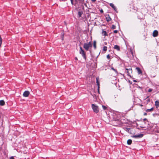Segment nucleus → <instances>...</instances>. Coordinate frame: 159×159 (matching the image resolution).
Masks as SVG:
<instances>
[{
    "instance_id": "nucleus-2",
    "label": "nucleus",
    "mask_w": 159,
    "mask_h": 159,
    "mask_svg": "<svg viewBox=\"0 0 159 159\" xmlns=\"http://www.w3.org/2000/svg\"><path fill=\"white\" fill-rule=\"evenodd\" d=\"M92 107L94 112L96 113L99 112V109L98 107L93 104H92Z\"/></svg>"
},
{
    "instance_id": "nucleus-1",
    "label": "nucleus",
    "mask_w": 159,
    "mask_h": 159,
    "mask_svg": "<svg viewBox=\"0 0 159 159\" xmlns=\"http://www.w3.org/2000/svg\"><path fill=\"white\" fill-rule=\"evenodd\" d=\"M92 46V44L91 42L88 43H85L84 44L83 47L86 50L88 51L90 48Z\"/></svg>"
},
{
    "instance_id": "nucleus-5",
    "label": "nucleus",
    "mask_w": 159,
    "mask_h": 159,
    "mask_svg": "<svg viewBox=\"0 0 159 159\" xmlns=\"http://www.w3.org/2000/svg\"><path fill=\"white\" fill-rule=\"evenodd\" d=\"M30 94V92L28 91H25L24 92L23 94V96L25 97H27Z\"/></svg>"
},
{
    "instance_id": "nucleus-37",
    "label": "nucleus",
    "mask_w": 159,
    "mask_h": 159,
    "mask_svg": "<svg viewBox=\"0 0 159 159\" xmlns=\"http://www.w3.org/2000/svg\"><path fill=\"white\" fill-rule=\"evenodd\" d=\"M140 106L142 107V106H143V105H140Z\"/></svg>"
},
{
    "instance_id": "nucleus-18",
    "label": "nucleus",
    "mask_w": 159,
    "mask_h": 159,
    "mask_svg": "<svg viewBox=\"0 0 159 159\" xmlns=\"http://www.w3.org/2000/svg\"><path fill=\"white\" fill-rule=\"evenodd\" d=\"M153 108H151L150 109H147L146 110V111L147 112H148L149 111H152L153 110Z\"/></svg>"
},
{
    "instance_id": "nucleus-27",
    "label": "nucleus",
    "mask_w": 159,
    "mask_h": 159,
    "mask_svg": "<svg viewBox=\"0 0 159 159\" xmlns=\"http://www.w3.org/2000/svg\"><path fill=\"white\" fill-rule=\"evenodd\" d=\"M107 58L109 59L110 58V55L109 54L107 55Z\"/></svg>"
},
{
    "instance_id": "nucleus-20",
    "label": "nucleus",
    "mask_w": 159,
    "mask_h": 159,
    "mask_svg": "<svg viewBox=\"0 0 159 159\" xmlns=\"http://www.w3.org/2000/svg\"><path fill=\"white\" fill-rule=\"evenodd\" d=\"M107 47L106 46H104L103 48V50L106 51L107 50Z\"/></svg>"
},
{
    "instance_id": "nucleus-17",
    "label": "nucleus",
    "mask_w": 159,
    "mask_h": 159,
    "mask_svg": "<svg viewBox=\"0 0 159 159\" xmlns=\"http://www.w3.org/2000/svg\"><path fill=\"white\" fill-rule=\"evenodd\" d=\"M96 41H93V46L95 49H96Z\"/></svg>"
},
{
    "instance_id": "nucleus-14",
    "label": "nucleus",
    "mask_w": 159,
    "mask_h": 159,
    "mask_svg": "<svg viewBox=\"0 0 159 159\" xmlns=\"http://www.w3.org/2000/svg\"><path fill=\"white\" fill-rule=\"evenodd\" d=\"M106 19L107 21L108 22L110 21L111 20V18L109 16L106 17Z\"/></svg>"
},
{
    "instance_id": "nucleus-35",
    "label": "nucleus",
    "mask_w": 159,
    "mask_h": 159,
    "mask_svg": "<svg viewBox=\"0 0 159 159\" xmlns=\"http://www.w3.org/2000/svg\"><path fill=\"white\" fill-rule=\"evenodd\" d=\"M126 129H127V130H129L130 129L128 128H126Z\"/></svg>"
},
{
    "instance_id": "nucleus-8",
    "label": "nucleus",
    "mask_w": 159,
    "mask_h": 159,
    "mask_svg": "<svg viewBox=\"0 0 159 159\" xmlns=\"http://www.w3.org/2000/svg\"><path fill=\"white\" fill-rule=\"evenodd\" d=\"M158 31L156 30H155L153 33V36L154 37H156L158 35Z\"/></svg>"
},
{
    "instance_id": "nucleus-30",
    "label": "nucleus",
    "mask_w": 159,
    "mask_h": 159,
    "mask_svg": "<svg viewBox=\"0 0 159 159\" xmlns=\"http://www.w3.org/2000/svg\"><path fill=\"white\" fill-rule=\"evenodd\" d=\"M71 3L72 4H73V0H70Z\"/></svg>"
},
{
    "instance_id": "nucleus-26",
    "label": "nucleus",
    "mask_w": 159,
    "mask_h": 159,
    "mask_svg": "<svg viewBox=\"0 0 159 159\" xmlns=\"http://www.w3.org/2000/svg\"><path fill=\"white\" fill-rule=\"evenodd\" d=\"M61 34H62V40H63V36L64 34V33H61Z\"/></svg>"
},
{
    "instance_id": "nucleus-31",
    "label": "nucleus",
    "mask_w": 159,
    "mask_h": 159,
    "mask_svg": "<svg viewBox=\"0 0 159 159\" xmlns=\"http://www.w3.org/2000/svg\"><path fill=\"white\" fill-rule=\"evenodd\" d=\"M147 115V114L146 113H144L143 114V115L144 116H146Z\"/></svg>"
},
{
    "instance_id": "nucleus-9",
    "label": "nucleus",
    "mask_w": 159,
    "mask_h": 159,
    "mask_svg": "<svg viewBox=\"0 0 159 159\" xmlns=\"http://www.w3.org/2000/svg\"><path fill=\"white\" fill-rule=\"evenodd\" d=\"M110 6L115 11H117V9L116 8V7L114 6V5L113 3H110Z\"/></svg>"
},
{
    "instance_id": "nucleus-25",
    "label": "nucleus",
    "mask_w": 159,
    "mask_h": 159,
    "mask_svg": "<svg viewBox=\"0 0 159 159\" xmlns=\"http://www.w3.org/2000/svg\"><path fill=\"white\" fill-rule=\"evenodd\" d=\"M114 32L115 33H117L118 32V31L117 30H115L114 31Z\"/></svg>"
},
{
    "instance_id": "nucleus-12",
    "label": "nucleus",
    "mask_w": 159,
    "mask_h": 159,
    "mask_svg": "<svg viewBox=\"0 0 159 159\" xmlns=\"http://www.w3.org/2000/svg\"><path fill=\"white\" fill-rule=\"evenodd\" d=\"M136 69L139 74H141L142 73V72L140 69L139 67H137Z\"/></svg>"
},
{
    "instance_id": "nucleus-3",
    "label": "nucleus",
    "mask_w": 159,
    "mask_h": 159,
    "mask_svg": "<svg viewBox=\"0 0 159 159\" xmlns=\"http://www.w3.org/2000/svg\"><path fill=\"white\" fill-rule=\"evenodd\" d=\"M79 52L80 54L82 55L83 58L85 59L86 58L85 53L84 52V51L83 49L81 47H80V50Z\"/></svg>"
},
{
    "instance_id": "nucleus-15",
    "label": "nucleus",
    "mask_w": 159,
    "mask_h": 159,
    "mask_svg": "<svg viewBox=\"0 0 159 159\" xmlns=\"http://www.w3.org/2000/svg\"><path fill=\"white\" fill-rule=\"evenodd\" d=\"M83 14V12L82 11H79L78 12V15L79 17L81 16Z\"/></svg>"
},
{
    "instance_id": "nucleus-10",
    "label": "nucleus",
    "mask_w": 159,
    "mask_h": 159,
    "mask_svg": "<svg viewBox=\"0 0 159 159\" xmlns=\"http://www.w3.org/2000/svg\"><path fill=\"white\" fill-rule=\"evenodd\" d=\"M155 106L156 108H157L159 106V102L158 101H156L155 102Z\"/></svg>"
},
{
    "instance_id": "nucleus-29",
    "label": "nucleus",
    "mask_w": 159,
    "mask_h": 159,
    "mask_svg": "<svg viewBox=\"0 0 159 159\" xmlns=\"http://www.w3.org/2000/svg\"><path fill=\"white\" fill-rule=\"evenodd\" d=\"M83 0H80V3H82L83 2Z\"/></svg>"
},
{
    "instance_id": "nucleus-36",
    "label": "nucleus",
    "mask_w": 159,
    "mask_h": 159,
    "mask_svg": "<svg viewBox=\"0 0 159 159\" xmlns=\"http://www.w3.org/2000/svg\"><path fill=\"white\" fill-rule=\"evenodd\" d=\"M96 0H92V1L93 2H95Z\"/></svg>"
},
{
    "instance_id": "nucleus-32",
    "label": "nucleus",
    "mask_w": 159,
    "mask_h": 159,
    "mask_svg": "<svg viewBox=\"0 0 159 159\" xmlns=\"http://www.w3.org/2000/svg\"><path fill=\"white\" fill-rule=\"evenodd\" d=\"M143 121H145L146 120H147V119H146V118H144V119H143Z\"/></svg>"
},
{
    "instance_id": "nucleus-22",
    "label": "nucleus",
    "mask_w": 159,
    "mask_h": 159,
    "mask_svg": "<svg viewBox=\"0 0 159 159\" xmlns=\"http://www.w3.org/2000/svg\"><path fill=\"white\" fill-rule=\"evenodd\" d=\"M102 107L104 110H106L107 108V107L106 106L103 105L102 106Z\"/></svg>"
},
{
    "instance_id": "nucleus-33",
    "label": "nucleus",
    "mask_w": 159,
    "mask_h": 159,
    "mask_svg": "<svg viewBox=\"0 0 159 159\" xmlns=\"http://www.w3.org/2000/svg\"><path fill=\"white\" fill-rule=\"evenodd\" d=\"M150 102V100L149 99H148L147 100V102Z\"/></svg>"
},
{
    "instance_id": "nucleus-6",
    "label": "nucleus",
    "mask_w": 159,
    "mask_h": 159,
    "mask_svg": "<svg viewBox=\"0 0 159 159\" xmlns=\"http://www.w3.org/2000/svg\"><path fill=\"white\" fill-rule=\"evenodd\" d=\"M131 72V69H128L126 68L125 70V72L127 73V75H130V72Z\"/></svg>"
},
{
    "instance_id": "nucleus-11",
    "label": "nucleus",
    "mask_w": 159,
    "mask_h": 159,
    "mask_svg": "<svg viewBox=\"0 0 159 159\" xmlns=\"http://www.w3.org/2000/svg\"><path fill=\"white\" fill-rule=\"evenodd\" d=\"M114 48L118 51L120 50L119 46L117 45H115L114 46Z\"/></svg>"
},
{
    "instance_id": "nucleus-24",
    "label": "nucleus",
    "mask_w": 159,
    "mask_h": 159,
    "mask_svg": "<svg viewBox=\"0 0 159 159\" xmlns=\"http://www.w3.org/2000/svg\"><path fill=\"white\" fill-rule=\"evenodd\" d=\"M152 89H148V92H151V91H152Z\"/></svg>"
},
{
    "instance_id": "nucleus-38",
    "label": "nucleus",
    "mask_w": 159,
    "mask_h": 159,
    "mask_svg": "<svg viewBox=\"0 0 159 159\" xmlns=\"http://www.w3.org/2000/svg\"><path fill=\"white\" fill-rule=\"evenodd\" d=\"M75 59H76V60H77V58L76 57H75Z\"/></svg>"
},
{
    "instance_id": "nucleus-4",
    "label": "nucleus",
    "mask_w": 159,
    "mask_h": 159,
    "mask_svg": "<svg viewBox=\"0 0 159 159\" xmlns=\"http://www.w3.org/2000/svg\"><path fill=\"white\" fill-rule=\"evenodd\" d=\"M143 135V134H136L132 136V137L135 138H140L142 137Z\"/></svg>"
},
{
    "instance_id": "nucleus-7",
    "label": "nucleus",
    "mask_w": 159,
    "mask_h": 159,
    "mask_svg": "<svg viewBox=\"0 0 159 159\" xmlns=\"http://www.w3.org/2000/svg\"><path fill=\"white\" fill-rule=\"evenodd\" d=\"M98 78H96V83L98 86V91L99 93V82L98 80Z\"/></svg>"
},
{
    "instance_id": "nucleus-28",
    "label": "nucleus",
    "mask_w": 159,
    "mask_h": 159,
    "mask_svg": "<svg viewBox=\"0 0 159 159\" xmlns=\"http://www.w3.org/2000/svg\"><path fill=\"white\" fill-rule=\"evenodd\" d=\"M9 159H14L13 157H11Z\"/></svg>"
},
{
    "instance_id": "nucleus-13",
    "label": "nucleus",
    "mask_w": 159,
    "mask_h": 159,
    "mask_svg": "<svg viewBox=\"0 0 159 159\" xmlns=\"http://www.w3.org/2000/svg\"><path fill=\"white\" fill-rule=\"evenodd\" d=\"M5 104V102L3 100H0V105L2 106Z\"/></svg>"
},
{
    "instance_id": "nucleus-21",
    "label": "nucleus",
    "mask_w": 159,
    "mask_h": 159,
    "mask_svg": "<svg viewBox=\"0 0 159 159\" xmlns=\"http://www.w3.org/2000/svg\"><path fill=\"white\" fill-rule=\"evenodd\" d=\"M111 28L113 29H115L116 28V26L115 25H113L112 26Z\"/></svg>"
},
{
    "instance_id": "nucleus-23",
    "label": "nucleus",
    "mask_w": 159,
    "mask_h": 159,
    "mask_svg": "<svg viewBox=\"0 0 159 159\" xmlns=\"http://www.w3.org/2000/svg\"><path fill=\"white\" fill-rule=\"evenodd\" d=\"M111 69H112L113 70L115 71L116 73H117V70H116L114 69L113 67H111Z\"/></svg>"
},
{
    "instance_id": "nucleus-16",
    "label": "nucleus",
    "mask_w": 159,
    "mask_h": 159,
    "mask_svg": "<svg viewBox=\"0 0 159 159\" xmlns=\"http://www.w3.org/2000/svg\"><path fill=\"white\" fill-rule=\"evenodd\" d=\"M132 142V141L131 139H128L127 141V143L128 145L131 144Z\"/></svg>"
},
{
    "instance_id": "nucleus-19",
    "label": "nucleus",
    "mask_w": 159,
    "mask_h": 159,
    "mask_svg": "<svg viewBox=\"0 0 159 159\" xmlns=\"http://www.w3.org/2000/svg\"><path fill=\"white\" fill-rule=\"evenodd\" d=\"M102 33L104 36H107V33L106 31L103 30L102 32Z\"/></svg>"
},
{
    "instance_id": "nucleus-34",
    "label": "nucleus",
    "mask_w": 159,
    "mask_h": 159,
    "mask_svg": "<svg viewBox=\"0 0 159 159\" xmlns=\"http://www.w3.org/2000/svg\"><path fill=\"white\" fill-rule=\"evenodd\" d=\"M101 12H103V11L102 10H101L100 11Z\"/></svg>"
}]
</instances>
